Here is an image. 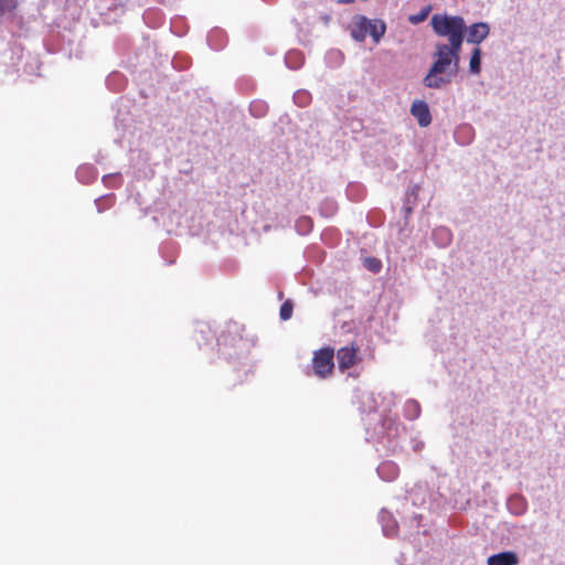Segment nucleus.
<instances>
[{
    "instance_id": "nucleus-1",
    "label": "nucleus",
    "mask_w": 565,
    "mask_h": 565,
    "mask_svg": "<svg viewBox=\"0 0 565 565\" xmlns=\"http://www.w3.org/2000/svg\"><path fill=\"white\" fill-rule=\"evenodd\" d=\"M380 409L382 415L374 418L379 424L371 433L369 424L366 425V441L373 444H383L387 450L395 452L398 448V436L401 424L395 417L387 415L396 404V396L393 392H383L379 394Z\"/></svg>"
},
{
    "instance_id": "nucleus-2",
    "label": "nucleus",
    "mask_w": 565,
    "mask_h": 565,
    "mask_svg": "<svg viewBox=\"0 0 565 565\" xmlns=\"http://www.w3.org/2000/svg\"><path fill=\"white\" fill-rule=\"evenodd\" d=\"M434 62L423 78V85L431 89H441L449 85L458 73L459 61L438 43L433 54Z\"/></svg>"
},
{
    "instance_id": "nucleus-3",
    "label": "nucleus",
    "mask_w": 565,
    "mask_h": 565,
    "mask_svg": "<svg viewBox=\"0 0 565 565\" xmlns=\"http://www.w3.org/2000/svg\"><path fill=\"white\" fill-rule=\"evenodd\" d=\"M430 25L434 33L440 38L450 39L466 34V22L460 15L435 13L430 19Z\"/></svg>"
},
{
    "instance_id": "nucleus-4",
    "label": "nucleus",
    "mask_w": 565,
    "mask_h": 565,
    "mask_svg": "<svg viewBox=\"0 0 565 565\" xmlns=\"http://www.w3.org/2000/svg\"><path fill=\"white\" fill-rule=\"evenodd\" d=\"M334 352L333 349L323 348L317 350L312 358V369L316 376L327 379L333 372L334 367Z\"/></svg>"
},
{
    "instance_id": "nucleus-5",
    "label": "nucleus",
    "mask_w": 565,
    "mask_h": 565,
    "mask_svg": "<svg viewBox=\"0 0 565 565\" xmlns=\"http://www.w3.org/2000/svg\"><path fill=\"white\" fill-rule=\"evenodd\" d=\"M466 41L479 45L490 34V25L487 22H477L470 26L466 25Z\"/></svg>"
},
{
    "instance_id": "nucleus-6",
    "label": "nucleus",
    "mask_w": 565,
    "mask_h": 565,
    "mask_svg": "<svg viewBox=\"0 0 565 565\" xmlns=\"http://www.w3.org/2000/svg\"><path fill=\"white\" fill-rule=\"evenodd\" d=\"M359 404L362 413L373 414L377 418L380 409L379 395L371 391H363L359 395Z\"/></svg>"
},
{
    "instance_id": "nucleus-7",
    "label": "nucleus",
    "mask_w": 565,
    "mask_h": 565,
    "mask_svg": "<svg viewBox=\"0 0 565 565\" xmlns=\"http://www.w3.org/2000/svg\"><path fill=\"white\" fill-rule=\"evenodd\" d=\"M411 114L417 119L420 127H427L431 122L429 107L424 100H415L411 106Z\"/></svg>"
},
{
    "instance_id": "nucleus-8",
    "label": "nucleus",
    "mask_w": 565,
    "mask_h": 565,
    "mask_svg": "<svg viewBox=\"0 0 565 565\" xmlns=\"http://www.w3.org/2000/svg\"><path fill=\"white\" fill-rule=\"evenodd\" d=\"M367 18L364 15L354 17L350 25V34L356 42H363L367 36Z\"/></svg>"
},
{
    "instance_id": "nucleus-9",
    "label": "nucleus",
    "mask_w": 565,
    "mask_h": 565,
    "mask_svg": "<svg viewBox=\"0 0 565 565\" xmlns=\"http://www.w3.org/2000/svg\"><path fill=\"white\" fill-rule=\"evenodd\" d=\"M520 562L519 555L513 551H504L490 555L487 559V565H518Z\"/></svg>"
},
{
    "instance_id": "nucleus-10",
    "label": "nucleus",
    "mask_w": 565,
    "mask_h": 565,
    "mask_svg": "<svg viewBox=\"0 0 565 565\" xmlns=\"http://www.w3.org/2000/svg\"><path fill=\"white\" fill-rule=\"evenodd\" d=\"M527 507L529 505L526 499L519 493L510 495L507 500V509L511 514L516 516L525 514Z\"/></svg>"
},
{
    "instance_id": "nucleus-11",
    "label": "nucleus",
    "mask_w": 565,
    "mask_h": 565,
    "mask_svg": "<svg viewBox=\"0 0 565 565\" xmlns=\"http://www.w3.org/2000/svg\"><path fill=\"white\" fill-rule=\"evenodd\" d=\"M379 477L386 481H394L399 475V467L392 460L381 462L376 469Z\"/></svg>"
},
{
    "instance_id": "nucleus-12",
    "label": "nucleus",
    "mask_w": 565,
    "mask_h": 565,
    "mask_svg": "<svg viewBox=\"0 0 565 565\" xmlns=\"http://www.w3.org/2000/svg\"><path fill=\"white\" fill-rule=\"evenodd\" d=\"M379 521L382 525V531L385 536H394L397 533V521L393 514L382 509L379 513Z\"/></svg>"
},
{
    "instance_id": "nucleus-13",
    "label": "nucleus",
    "mask_w": 565,
    "mask_h": 565,
    "mask_svg": "<svg viewBox=\"0 0 565 565\" xmlns=\"http://www.w3.org/2000/svg\"><path fill=\"white\" fill-rule=\"evenodd\" d=\"M207 44L214 51H221L227 44V34L220 28L212 29L206 36Z\"/></svg>"
},
{
    "instance_id": "nucleus-14",
    "label": "nucleus",
    "mask_w": 565,
    "mask_h": 565,
    "mask_svg": "<svg viewBox=\"0 0 565 565\" xmlns=\"http://www.w3.org/2000/svg\"><path fill=\"white\" fill-rule=\"evenodd\" d=\"M431 239L438 248H446L452 242V233L446 226H438L433 230Z\"/></svg>"
},
{
    "instance_id": "nucleus-15",
    "label": "nucleus",
    "mask_w": 565,
    "mask_h": 565,
    "mask_svg": "<svg viewBox=\"0 0 565 565\" xmlns=\"http://www.w3.org/2000/svg\"><path fill=\"white\" fill-rule=\"evenodd\" d=\"M338 364L341 370H345L354 365L356 361V352L354 348H341L337 353Z\"/></svg>"
},
{
    "instance_id": "nucleus-16",
    "label": "nucleus",
    "mask_w": 565,
    "mask_h": 565,
    "mask_svg": "<svg viewBox=\"0 0 565 565\" xmlns=\"http://www.w3.org/2000/svg\"><path fill=\"white\" fill-rule=\"evenodd\" d=\"M465 40V34H460L458 36H454L448 39V43H438L441 47H444L450 55H452L456 61H459V55L461 52V46Z\"/></svg>"
},
{
    "instance_id": "nucleus-17",
    "label": "nucleus",
    "mask_w": 565,
    "mask_h": 565,
    "mask_svg": "<svg viewBox=\"0 0 565 565\" xmlns=\"http://www.w3.org/2000/svg\"><path fill=\"white\" fill-rule=\"evenodd\" d=\"M367 34L372 36L374 42H379L386 31V24L380 19H367Z\"/></svg>"
},
{
    "instance_id": "nucleus-18",
    "label": "nucleus",
    "mask_w": 565,
    "mask_h": 565,
    "mask_svg": "<svg viewBox=\"0 0 565 565\" xmlns=\"http://www.w3.org/2000/svg\"><path fill=\"white\" fill-rule=\"evenodd\" d=\"M76 178L81 183H90L97 178V170L92 164H83L76 170Z\"/></svg>"
},
{
    "instance_id": "nucleus-19",
    "label": "nucleus",
    "mask_w": 565,
    "mask_h": 565,
    "mask_svg": "<svg viewBox=\"0 0 565 565\" xmlns=\"http://www.w3.org/2000/svg\"><path fill=\"white\" fill-rule=\"evenodd\" d=\"M422 408L418 401L409 398L405 402L403 407V414L406 419L415 420L420 416Z\"/></svg>"
},
{
    "instance_id": "nucleus-20",
    "label": "nucleus",
    "mask_w": 565,
    "mask_h": 565,
    "mask_svg": "<svg viewBox=\"0 0 565 565\" xmlns=\"http://www.w3.org/2000/svg\"><path fill=\"white\" fill-rule=\"evenodd\" d=\"M303 54L297 50H290L285 56V64L292 71L299 70L303 64Z\"/></svg>"
},
{
    "instance_id": "nucleus-21",
    "label": "nucleus",
    "mask_w": 565,
    "mask_h": 565,
    "mask_svg": "<svg viewBox=\"0 0 565 565\" xmlns=\"http://www.w3.org/2000/svg\"><path fill=\"white\" fill-rule=\"evenodd\" d=\"M481 55L482 51L479 46L475 47L471 52L469 72L473 75H478L481 72Z\"/></svg>"
},
{
    "instance_id": "nucleus-22",
    "label": "nucleus",
    "mask_w": 565,
    "mask_h": 565,
    "mask_svg": "<svg viewBox=\"0 0 565 565\" xmlns=\"http://www.w3.org/2000/svg\"><path fill=\"white\" fill-rule=\"evenodd\" d=\"M268 113V105L262 99H255L249 104V114L255 118H263Z\"/></svg>"
},
{
    "instance_id": "nucleus-23",
    "label": "nucleus",
    "mask_w": 565,
    "mask_h": 565,
    "mask_svg": "<svg viewBox=\"0 0 565 565\" xmlns=\"http://www.w3.org/2000/svg\"><path fill=\"white\" fill-rule=\"evenodd\" d=\"M313 223L311 217L301 216L295 223V228L300 235H308L312 230Z\"/></svg>"
},
{
    "instance_id": "nucleus-24",
    "label": "nucleus",
    "mask_w": 565,
    "mask_h": 565,
    "mask_svg": "<svg viewBox=\"0 0 565 565\" xmlns=\"http://www.w3.org/2000/svg\"><path fill=\"white\" fill-rule=\"evenodd\" d=\"M338 211V204L332 199H326L320 204V214L324 217L333 216Z\"/></svg>"
},
{
    "instance_id": "nucleus-25",
    "label": "nucleus",
    "mask_w": 565,
    "mask_h": 565,
    "mask_svg": "<svg viewBox=\"0 0 565 565\" xmlns=\"http://www.w3.org/2000/svg\"><path fill=\"white\" fill-rule=\"evenodd\" d=\"M344 55L339 50H330L326 54V62L330 67H338L343 63Z\"/></svg>"
},
{
    "instance_id": "nucleus-26",
    "label": "nucleus",
    "mask_w": 565,
    "mask_h": 565,
    "mask_svg": "<svg viewBox=\"0 0 565 565\" xmlns=\"http://www.w3.org/2000/svg\"><path fill=\"white\" fill-rule=\"evenodd\" d=\"M292 98L296 105L306 107L311 100V95L308 90L299 89L294 94Z\"/></svg>"
},
{
    "instance_id": "nucleus-27",
    "label": "nucleus",
    "mask_w": 565,
    "mask_h": 565,
    "mask_svg": "<svg viewBox=\"0 0 565 565\" xmlns=\"http://www.w3.org/2000/svg\"><path fill=\"white\" fill-rule=\"evenodd\" d=\"M114 194H106L95 200L97 211L100 213L114 203Z\"/></svg>"
},
{
    "instance_id": "nucleus-28",
    "label": "nucleus",
    "mask_w": 565,
    "mask_h": 565,
    "mask_svg": "<svg viewBox=\"0 0 565 565\" xmlns=\"http://www.w3.org/2000/svg\"><path fill=\"white\" fill-rule=\"evenodd\" d=\"M430 11V6L423 7L416 14H412L408 20L413 24H418L427 19Z\"/></svg>"
},
{
    "instance_id": "nucleus-29",
    "label": "nucleus",
    "mask_w": 565,
    "mask_h": 565,
    "mask_svg": "<svg viewBox=\"0 0 565 565\" xmlns=\"http://www.w3.org/2000/svg\"><path fill=\"white\" fill-rule=\"evenodd\" d=\"M122 180L120 173H111L103 177V183L108 188L120 186Z\"/></svg>"
},
{
    "instance_id": "nucleus-30",
    "label": "nucleus",
    "mask_w": 565,
    "mask_h": 565,
    "mask_svg": "<svg viewBox=\"0 0 565 565\" xmlns=\"http://www.w3.org/2000/svg\"><path fill=\"white\" fill-rule=\"evenodd\" d=\"M364 267H365L367 270H370V271H372V273L376 274V273H379V271L381 270V268H382V263H381V260H380V259H377V258H375V257H366V258L364 259Z\"/></svg>"
},
{
    "instance_id": "nucleus-31",
    "label": "nucleus",
    "mask_w": 565,
    "mask_h": 565,
    "mask_svg": "<svg viewBox=\"0 0 565 565\" xmlns=\"http://www.w3.org/2000/svg\"><path fill=\"white\" fill-rule=\"evenodd\" d=\"M17 6L18 0H0V13H10L17 8Z\"/></svg>"
},
{
    "instance_id": "nucleus-32",
    "label": "nucleus",
    "mask_w": 565,
    "mask_h": 565,
    "mask_svg": "<svg viewBox=\"0 0 565 565\" xmlns=\"http://www.w3.org/2000/svg\"><path fill=\"white\" fill-rule=\"evenodd\" d=\"M292 309H294L292 303L289 300L285 301L281 305L280 311H279L280 319L284 321L290 319L292 316Z\"/></svg>"
},
{
    "instance_id": "nucleus-33",
    "label": "nucleus",
    "mask_w": 565,
    "mask_h": 565,
    "mask_svg": "<svg viewBox=\"0 0 565 565\" xmlns=\"http://www.w3.org/2000/svg\"><path fill=\"white\" fill-rule=\"evenodd\" d=\"M461 132H462V134H467V137H468V138H467V140L465 141V143H469V142L472 140V137H471L472 128H471V126L466 125V126L461 127V128L458 130V132H457V134L459 135V134H461Z\"/></svg>"
},
{
    "instance_id": "nucleus-34",
    "label": "nucleus",
    "mask_w": 565,
    "mask_h": 565,
    "mask_svg": "<svg viewBox=\"0 0 565 565\" xmlns=\"http://www.w3.org/2000/svg\"><path fill=\"white\" fill-rule=\"evenodd\" d=\"M117 79H121V75L118 74V73H114L111 75L108 76L107 78V85L110 86L113 82L117 81Z\"/></svg>"
},
{
    "instance_id": "nucleus-35",
    "label": "nucleus",
    "mask_w": 565,
    "mask_h": 565,
    "mask_svg": "<svg viewBox=\"0 0 565 565\" xmlns=\"http://www.w3.org/2000/svg\"><path fill=\"white\" fill-rule=\"evenodd\" d=\"M355 189H359V186H358V185H350V186L348 188L347 193H348V195H349L350 198H352V192H353V190H355Z\"/></svg>"
},
{
    "instance_id": "nucleus-36",
    "label": "nucleus",
    "mask_w": 565,
    "mask_h": 565,
    "mask_svg": "<svg viewBox=\"0 0 565 565\" xmlns=\"http://www.w3.org/2000/svg\"><path fill=\"white\" fill-rule=\"evenodd\" d=\"M424 447V443L423 441H418L414 445V450L415 451H418L420 450L422 448Z\"/></svg>"
},
{
    "instance_id": "nucleus-37",
    "label": "nucleus",
    "mask_w": 565,
    "mask_h": 565,
    "mask_svg": "<svg viewBox=\"0 0 565 565\" xmlns=\"http://www.w3.org/2000/svg\"><path fill=\"white\" fill-rule=\"evenodd\" d=\"M109 9L120 10L121 12L124 11L122 6H118L117 3L111 4Z\"/></svg>"
},
{
    "instance_id": "nucleus-38",
    "label": "nucleus",
    "mask_w": 565,
    "mask_h": 565,
    "mask_svg": "<svg viewBox=\"0 0 565 565\" xmlns=\"http://www.w3.org/2000/svg\"><path fill=\"white\" fill-rule=\"evenodd\" d=\"M354 2V0H338V3H341V4H350Z\"/></svg>"
},
{
    "instance_id": "nucleus-39",
    "label": "nucleus",
    "mask_w": 565,
    "mask_h": 565,
    "mask_svg": "<svg viewBox=\"0 0 565 565\" xmlns=\"http://www.w3.org/2000/svg\"><path fill=\"white\" fill-rule=\"evenodd\" d=\"M419 186L418 185H415L412 190V194H415L417 191H418Z\"/></svg>"
},
{
    "instance_id": "nucleus-40",
    "label": "nucleus",
    "mask_w": 565,
    "mask_h": 565,
    "mask_svg": "<svg viewBox=\"0 0 565 565\" xmlns=\"http://www.w3.org/2000/svg\"><path fill=\"white\" fill-rule=\"evenodd\" d=\"M406 214L411 213L412 209L411 207H406Z\"/></svg>"
}]
</instances>
